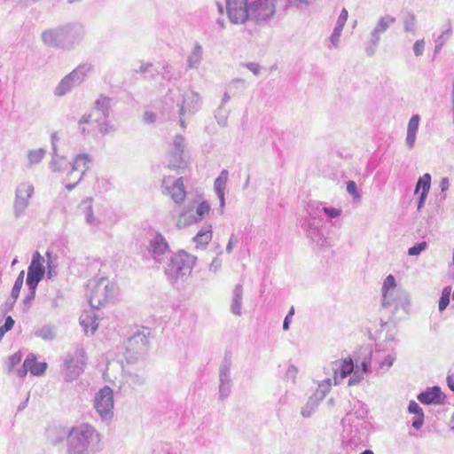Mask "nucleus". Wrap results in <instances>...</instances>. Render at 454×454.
<instances>
[{
  "instance_id": "a18cd8bd",
  "label": "nucleus",
  "mask_w": 454,
  "mask_h": 454,
  "mask_svg": "<svg viewBox=\"0 0 454 454\" xmlns=\"http://www.w3.org/2000/svg\"><path fill=\"white\" fill-rule=\"evenodd\" d=\"M14 325V320L12 317L4 318V323L0 326V340L3 339L4 334L9 332Z\"/></svg>"
},
{
  "instance_id": "a211bd4d",
  "label": "nucleus",
  "mask_w": 454,
  "mask_h": 454,
  "mask_svg": "<svg viewBox=\"0 0 454 454\" xmlns=\"http://www.w3.org/2000/svg\"><path fill=\"white\" fill-rule=\"evenodd\" d=\"M47 369V364L44 362H38L34 354H29L24 360L23 370L20 372V376H25L27 372L32 375H42Z\"/></svg>"
},
{
  "instance_id": "49530a36",
  "label": "nucleus",
  "mask_w": 454,
  "mask_h": 454,
  "mask_svg": "<svg viewBox=\"0 0 454 454\" xmlns=\"http://www.w3.org/2000/svg\"><path fill=\"white\" fill-rule=\"evenodd\" d=\"M425 39L417 40L412 47L413 53L416 57H421L425 51Z\"/></svg>"
},
{
  "instance_id": "412c9836",
  "label": "nucleus",
  "mask_w": 454,
  "mask_h": 454,
  "mask_svg": "<svg viewBox=\"0 0 454 454\" xmlns=\"http://www.w3.org/2000/svg\"><path fill=\"white\" fill-rule=\"evenodd\" d=\"M228 177H229L228 170L223 169L214 182V189H215V194L220 201L221 213H223V210L225 207L224 195H225V188H226V183L228 181Z\"/></svg>"
},
{
  "instance_id": "680f3d73",
  "label": "nucleus",
  "mask_w": 454,
  "mask_h": 454,
  "mask_svg": "<svg viewBox=\"0 0 454 454\" xmlns=\"http://www.w3.org/2000/svg\"><path fill=\"white\" fill-rule=\"evenodd\" d=\"M371 367V358H364L361 363V370L362 373L365 374L369 372V369Z\"/></svg>"
},
{
  "instance_id": "c756f323",
  "label": "nucleus",
  "mask_w": 454,
  "mask_h": 454,
  "mask_svg": "<svg viewBox=\"0 0 454 454\" xmlns=\"http://www.w3.org/2000/svg\"><path fill=\"white\" fill-rule=\"evenodd\" d=\"M79 320L86 334L94 333L98 328L96 314H82Z\"/></svg>"
},
{
  "instance_id": "bf43d9fd",
  "label": "nucleus",
  "mask_w": 454,
  "mask_h": 454,
  "mask_svg": "<svg viewBox=\"0 0 454 454\" xmlns=\"http://www.w3.org/2000/svg\"><path fill=\"white\" fill-rule=\"evenodd\" d=\"M51 154H56V153H58L57 145L59 140L58 134L56 132L51 135Z\"/></svg>"
},
{
  "instance_id": "6ab92c4d",
  "label": "nucleus",
  "mask_w": 454,
  "mask_h": 454,
  "mask_svg": "<svg viewBox=\"0 0 454 454\" xmlns=\"http://www.w3.org/2000/svg\"><path fill=\"white\" fill-rule=\"evenodd\" d=\"M149 332H137L126 341V349L130 352H139L147 348L149 344Z\"/></svg>"
},
{
  "instance_id": "a19ab883",
  "label": "nucleus",
  "mask_w": 454,
  "mask_h": 454,
  "mask_svg": "<svg viewBox=\"0 0 454 454\" xmlns=\"http://www.w3.org/2000/svg\"><path fill=\"white\" fill-rule=\"evenodd\" d=\"M451 289L450 286H446L443 288L442 292V295L439 300V310L442 311L446 309L450 302V296Z\"/></svg>"
},
{
  "instance_id": "09e8293b",
  "label": "nucleus",
  "mask_w": 454,
  "mask_h": 454,
  "mask_svg": "<svg viewBox=\"0 0 454 454\" xmlns=\"http://www.w3.org/2000/svg\"><path fill=\"white\" fill-rule=\"evenodd\" d=\"M23 355L20 351H18L12 356H10L8 359L9 363V369L12 370L14 368L17 364H19L22 360Z\"/></svg>"
},
{
  "instance_id": "f03ea898",
  "label": "nucleus",
  "mask_w": 454,
  "mask_h": 454,
  "mask_svg": "<svg viewBox=\"0 0 454 454\" xmlns=\"http://www.w3.org/2000/svg\"><path fill=\"white\" fill-rule=\"evenodd\" d=\"M119 294L116 283L105 277H95L88 280L86 296L90 307L94 309L105 308L113 302Z\"/></svg>"
},
{
  "instance_id": "69168bd1",
  "label": "nucleus",
  "mask_w": 454,
  "mask_h": 454,
  "mask_svg": "<svg viewBox=\"0 0 454 454\" xmlns=\"http://www.w3.org/2000/svg\"><path fill=\"white\" fill-rule=\"evenodd\" d=\"M144 121L146 122V123H152L155 120V115L154 114L151 113V112H145L144 114Z\"/></svg>"
},
{
  "instance_id": "1a4fd4ad",
  "label": "nucleus",
  "mask_w": 454,
  "mask_h": 454,
  "mask_svg": "<svg viewBox=\"0 0 454 454\" xmlns=\"http://www.w3.org/2000/svg\"><path fill=\"white\" fill-rule=\"evenodd\" d=\"M34 193V186L30 183H21L15 191L12 214L15 219H20L28 208L30 199Z\"/></svg>"
},
{
  "instance_id": "052dcab7",
  "label": "nucleus",
  "mask_w": 454,
  "mask_h": 454,
  "mask_svg": "<svg viewBox=\"0 0 454 454\" xmlns=\"http://www.w3.org/2000/svg\"><path fill=\"white\" fill-rule=\"evenodd\" d=\"M238 243V239L235 237L234 234H232L230 237V239L228 241V244L226 246V252L228 254H231L232 252L233 247Z\"/></svg>"
},
{
  "instance_id": "7c9ffc66",
  "label": "nucleus",
  "mask_w": 454,
  "mask_h": 454,
  "mask_svg": "<svg viewBox=\"0 0 454 454\" xmlns=\"http://www.w3.org/2000/svg\"><path fill=\"white\" fill-rule=\"evenodd\" d=\"M94 67L90 63H82L74 69L71 74L78 84L82 83L85 78L93 72Z\"/></svg>"
},
{
  "instance_id": "9b49d317",
  "label": "nucleus",
  "mask_w": 454,
  "mask_h": 454,
  "mask_svg": "<svg viewBox=\"0 0 454 454\" xmlns=\"http://www.w3.org/2000/svg\"><path fill=\"white\" fill-rule=\"evenodd\" d=\"M92 158L88 153L77 154L71 164V170L68 177H74V182L66 184V188L69 191L73 190L82 179L84 174L90 168Z\"/></svg>"
},
{
  "instance_id": "bb28decb",
  "label": "nucleus",
  "mask_w": 454,
  "mask_h": 454,
  "mask_svg": "<svg viewBox=\"0 0 454 454\" xmlns=\"http://www.w3.org/2000/svg\"><path fill=\"white\" fill-rule=\"evenodd\" d=\"M78 85L73 74L69 73L64 76L54 90V94L58 97H62L69 92L74 87Z\"/></svg>"
},
{
  "instance_id": "7ed1b4c3",
  "label": "nucleus",
  "mask_w": 454,
  "mask_h": 454,
  "mask_svg": "<svg viewBox=\"0 0 454 454\" xmlns=\"http://www.w3.org/2000/svg\"><path fill=\"white\" fill-rule=\"evenodd\" d=\"M197 257L184 250H179L169 257L164 268V273L172 285L184 283L191 275L196 263Z\"/></svg>"
},
{
  "instance_id": "aec40b11",
  "label": "nucleus",
  "mask_w": 454,
  "mask_h": 454,
  "mask_svg": "<svg viewBox=\"0 0 454 454\" xmlns=\"http://www.w3.org/2000/svg\"><path fill=\"white\" fill-rule=\"evenodd\" d=\"M411 306L410 294L403 288H398L394 294L393 300L387 303L385 308L393 307L395 310L408 311Z\"/></svg>"
},
{
  "instance_id": "39448f33",
  "label": "nucleus",
  "mask_w": 454,
  "mask_h": 454,
  "mask_svg": "<svg viewBox=\"0 0 454 454\" xmlns=\"http://www.w3.org/2000/svg\"><path fill=\"white\" fill-rule=\"evenodd\" d=\"M43 262L44 258L40 254L39 252L36 251L33 254L32 261L27 268L26 285L27 286L28 293L23 300L24 310L30 308L31 302L35 297L37 286L44 277L45 267Z\"/></svg>"
},
{
  "instance_id": "6e6d98bb",
  "label": "nucleus",
  "mask_w": 454,
  "mask_h": 454,
  "mask_svg": "<svg viewBox=\"0 0 454 454\" xmlns=\"http://www.w3.org/2000/svg\"><path fill=\"white\" fill-rule=\"evenodd\" d=\"M424 424V414L414 415L412 419V427L415 429H419Z\"/></svg>"
},
{
  "instance_id": "423d86ee",
  "label": "nucleus",
  "mask_w": 454,
  "mask_h": 454,
  "mask_svg": "<svg viewBox=\"0 0 454 454\" xmlns=\"http://www.w3.org/2000/svg\"><path fill=\"white\" fill-rule=\"evenodd\" d=\"M301 226L311 242L319 247H327V239L323 232V219L318 216L317 210H311L301 222Z\"/></svg>"
},
{
  "instance_id": "de8ad7c7",
  "label": "nucleus",
  "mask_w": 454,
  "mask_h": 454,
  "mask_svg": "<svg viewBox=\"0 0 454 454\" xmlns=\"http://www.w3.org/2000/svg\"><path fill=\"white\" fill-rule=\"evenodd\" d=\"M347 192L353 197L355 200H360L361 195L358 192L356 184L354 181L347 182Z\"/></svg>"
},
{
  "instance_id": "774afa93",
  "label": "nucleus",
  "mask_w": 454,
  "mask_h": 454,
  "mask_svg": "<svg viewBox=\"0 0 454 454\" xmlns=\"http://www.w3.org/2000/svg\"><path fill=\"white\" fill-rule=\"evenodd\" d=\"M448 385L454 391V372L448 376Z\"/></svg>"
},
{
  "instance_id": "393cba45",
  "label": "nucleus",
  "mask_w": 454,
  "mask_h": 454,
  "mask_svg": "<svg viewBox=\"0 0 454 454\" xmlns=\"http://www.w3.org/2000/svg\"><path fill=\"white\" fill-rule=\"evenodd\" d=\"M92 202L93 199L88 197L82 200L81 207H83V215L86 223L91 227H98L101 224V221L94 215Z\"/></svg>"
},
{
  "instance_id": "4be33fe9",
  "label": "nucleus",
  "mask_w": 454,
  "mask_h": 454,
  "mask_svg": "<svg viewBox=\"0 0 454 454\" xmlns=\"http://www.w3.org/2000/svg\"><path fill=\"white\" fill-rule=\"evenodd\" d=\"M419 121L420 117L419 114H413L409 120L405 137V146L409 150H412L415 147Z\"/></svg>"
},
{
  "instance_id": "f8f14e48",
  "label": "nucleus",
  "mask_w": 454,
  "mask_h": 454,
  "mask_svg": "<svg viewBox=\"0 0 454 454\" xmlns=\"http://www.w3.org/2000/svg\"><path fill=\"white\" fill-rule=\"evenodd\" d=\"M248 0H226V11L233 24H244L248 20Z\"/></svg>"
},
{
  "instance_id": "f3484780",
  "label": "nucleus",
  "mask_w": 454,
  "mask_h": 454,
  "mask_svg": "<svg viewBox=\"0 0 454 454\" xmlns=\"http://www.w3.org/2000/svg\"><path fill=\"white\" fill-rule=\"evenodd\" d=\"M184 138L181 135H176L172 143V147L169 152L168 166L171 168H181L184 163Z\"/></svg>"
},
{
  "instance_id": "e2e57ef3",
  "label": "nucleus",
  "mask_w": 454,
  "mask_h": 454,
  "mask_svg": "<svg viewBox=\"0 0 454 454\" xmlns=\"http://www.w3.org/2000/svg\"><path fill=\"white\" fill-rule=\"evenodd\" d=\"M450 187V181L448 177H442L440 182V188L442 192H446Z\"/></svg>"
},
{
  "instance_id": "e433bc0d",
  "label": "nucleus",
  "mask_w": 454,
  "mask_h": 454,
  "mask_svg": "<svg viewBox=\"0 0 454 454\" xmlns=\"http://www.w3.org/2000/svg\"><path fill=\"white\" fill-rule=\"evenodd\" d=\"M111 98L101 95L95 102V109L100 111L105 119L109 115Z\"/></svg>"
},
{
  "instance_id": "f257e3e1",
  "label": "nucleus",
  "mask_w": 454,
  "mask_h": 454,
  "mask_svg": "<svg viewBox=\"0 0 454 454\" xmlns=\"http://www.w3.org/2000/svg\"><path fill=\"white\" fill-rule=\"evenodd\" d=\"M84 36L83 25L72 22L43 30L41 40L47 47L71 51L82 42Z\"/></svg>"
},
{
  "instance_id": "c85d7f7f",
  "label": "nucleus",
  "mask_w": 454,
  "mask_h": 454,
  "mask_svg": "<svg viewBox=\"0 0 454 454\" xmlns=\"http://www.w3.org/2000/svg\"><path fill=\"white\" fill-rule=\"evenodd\" d=\"M203 56V48L199 43H195L193 49L187 58V67L189 68H199Z\"/></svg>"
},
{
  "instance_id": "0eeeda50",
  "label": "nucleus",
  "mask_w": 454,
  "mask_h": 454,
  "mask_svg": "<svg viewBox=\"0 0 454 454\" xmlns=\"http://www.w3.org/2000/svg\"><path fill=\"white\" fill-rule=\"evenodd\" d=\"M276 0H253L249 4L248 20L257 24L270 20L276 12Z\"/></svg>"
},
{
  "instance_id": "9d476101",
  "label": "nucleus",
  "mask_w": 454,
  "mask_h": 454,
  "mask_svg": "<svg viewBox=\"0 0 454 454\" xmlns=\"http://www.w3.org/2000/svg\"><path fill=\"white\" fill-rule=\"evenodd\" d=\"M177 105L180 106V125L182 128H185L184 117L192 116L201 108L202 98L198 92L190 90L184 93L182 101Z\"/></svg>"
},
{
  "instance_id": "4d7b16f0",
  "label": "nucleus",
  "mask_w": 454,
  "mask_h": 454,
  "mask_svg": "<svg viewBox=\"0 0 454 454\" xmlns=\"http://www.w3.org/2000/svg\"><path fill=\"white\" fill-rule=\"evenodd\" d=\"M98 130L101 134L106 135L114 130V128L106 121L98 124Z\"/></svg>"
},
{
  "instance_id": "5701e85b",
  "label": "nucleus",
  "mask_w": 454,
  "mask_h": 454,
  "mask_svg": "<svg viewBox=\"0 0 454 454\" xmlns=\"http://www.w3.org/2000/svg\"><path fill=\"white\" fill-rule=\"evenodd\" d=\"M336 368L333 369V380L335 383L345 379L354 371V363L351 358H345L335 363Z\"/></svg>"
},
{
  "instance_id": "338daca9",
  "label": "nucleus",
  "mask_w": 454,
  "mask_h": 454,
  "mask_svg": "<svg viewBox=\"0 0 454 454\" xmlns=\"http://www.w3.org/2000/svg\"><path fill=\"white\" fill-rule=\"evenodd\" d=\"M152 67V64L150 63H141L137 69H135L136 72H141L145 73L146 72L149 67Z\"/></svg>"
},
{
  "instance_id": "f704fd0d",
  "label": "nucleus",
  "mask_w": 454,
  "mask_h": 454,
  "mask_svg": "<svg viewBox=\"0 0 454 454\" xmlns=\"http://www.w3.org/2000/svg\"><path fill=\"white\" fill-rule=\"evenodd\" d=\"M52 159L50 163V168L54 172H63L67 168V161L65 157L59 156L58 153L51 154Z\"/></svg>"
},
{
  "instance_id": "0e129e2a",
  "label": "nucleus",
  "mask_w": 454,
  "mask_h": 454,
  "mask_svg": "<svg viewBox=\"0 0 454 454\" xmlns=\"http://www.w3.org/2000/svg\"><path fill=\"white\" fill-rule=\"evenodd\" d=\"M427 195L428 194L427 193H419V198L417 205V209L419 211L424 207Z\"/></svg>"
},
{
  "instance_id": "20e7f679",
  "label": "nucleus",
  "mask_w": 454,
  "mask_h": 454,
  "mask_svg": "<svg viewBox=\"0 0 454 454\" xmlns=\"http://www.w3.org/2000/svg\"><path fill=\"white\" fill-rule=\"evenodd\" d=\"M99 442L96 430L89 424H82L71 429L67 436L68 454H86Z\"/></svg>"
},
{
  "instance_id": "58836bf2",
  "label": "nucleus",
  "mask_w": 454,
  "mask_h": 454,
  "mask_svg": "<svg viewBox=\"0 0 454 454\" xmlns=\"http://www.w3.org/2000/svg\"><path fill=\"white\" fill-rule=\"evenodd\" d=\"M313 210H317L319 217H320V213L324 212L327 215L329 221L332 218L339 217L341 214V209L335 208V207H317Z\"/></svg>"
},
{
  "instance_id": "4468645a",
  "label": "nucleus",
  "mask_w": 454,
  "mask_h": 454,
  "mask_svg": "<svg viewBox=\"0 0 454 454\" xmlns=\"http://www.w3.org/2000/svg\"><path fill=\"white\" fill-rule=\"evenodd\" d=\"M150 253L157 263H162L171 256L169 245L161 233H155L150 240Z\"/></svg>"
},
{
  "instance_id": "c9c22d12",
  "label": "nucleus",
  "mask_w": 454,
  "mask_h": 454,
  "mask_svg": "<svg viewBox=\"0 0 454 454\" xmlns=\"http://www.w3.org/2000/svg\"><path fill=\"white\" fill-rule=\"evenodd\" d=\"M403 24L404 32L411 34L416 33L417 20L412 12H407L403 16Z\"/></svg>"
},
{
  "instance_id": "473e14b6",
  "label": "nucleus",
  "mask_w": 454,
  "mask_h": 454,
  "mask_svg": "<svg viewBox=\"0 0 454 454\" xmlns=\"http://www.w3.org/2000/svg\"><path fill=\"white\" fill-rule=\"evenodd\" d=\"M46 154V150L43 148L29 150L27 152V168L39 164Z\"/></svg>"
},
{
  "instance_id": "8fccbe9b",
  "label": "nucleus",
  "mask_w": 454,
  "mask_h": 454,
  "mask_svg": "<svg viewBox=\"0 0 454 454\" xmlns=\"http://www.w3.org/2000/svg\"><path fill=\"white\" fill-rule=\"evenodd\" d=\"M46 255L48 257V262H47V275H48V278H52L53 276L56 275V272L54 270V268L56 267V264L54 263V261L51 259V253L50 252H47L46 253Z\"/></svg>"
},
{
  "instance_id": "c03bdc74",
  "label": "nucleus",
  "mask_w": 454,
  "mask_h": 454,
  "mask_svg": "<svg viewBox=\"0 0 454 454\" xmlns=\"http://www.w3.org/2000/svg\"><path fill=\"white\" fill-rule=\"evenodd\" d=\"M427 247V243L426 241H421L416 243L413 247L408 249V254L411 256H415L420 254L423 251H425Z\"/></svg>"
},
{
  "instance_id": "603ef678",
  "label": "nucleus",
  "mask_w": 454,
  "mask_h": 454,
  "mask_svg": "<svg viewBox=\"0 0 454 454\" xmlns=\"http://www.w3.org/2000/svg\"><path fill=\"white\" fill-rule=\"evenodd\" d=\"M408 411L410 413H411L413 415L424 414L422 409L415 401L410 402L409 406H408Z\"/></svg>"
},
{
  "instance_id": "5fc2aeb1",
  "label": "nucleus",
  "mask_w": 454,
  "mask_h": 454,
  "mask_svg": "<svg viewBox=\"0 0 454 454\" xmlns=\"http://www.w3.org/2000/svg\"><path fill=\"white\" fill-rule=\"evenodd\" d=\"M21 287H22L21 285L14 282V285H13V287H12V293H11L12 302H16V301L20 295Z\"/></svg>"
},
{
  "instance_id": "ddd939ff",
  "label": "nucleus",
  "mask_w": 454,
  "mask_h": 454,
  "mask_svg": "<svg viewBox=\"0 0 454 454\" xmlns=\"http://www.w3.org/2000/svg\"><path fill=\"white\" fill-rule=\"evenodd\" d=\"M210 206L207 202H200L193 210L192 208L183 211L177 220L176 225L179 228L193 224L201 221L207 215H208Z\"/></svg>"
},
{
  "instance_id": "13d9d810",
  "label": "nucleus",
  "mask_w": 454,
  "mask_h": 454,
  "mask_svg": "<svg viewBox=\"0 0 454 454\" xmlns=\"http://www.w3.org/2000/svg\"><path fill=\"white\" fill-rule=\"evenodd\" d=\"M244 66L255 75H258L261 72V67L257 63L249 62L244 64Z\"/></svg>"
},
{
  "instance_id": "37998d69",
  "label": "nucleus",
  "mask_w": 454,
  "mask_h": 454,
  "mask_svg": "<svg viewBox=\"0 0 454 454\" xmlns=\"http://www.w3.org/2000/svg\"><path fill=\"white\" fill-rule=\"evenodd\" d=\"M342 30L343 28L335 26L331 36L329 37L330 43L334 49H337L340 46Z\"/></svg>"
},
{
  "instance_id": "79ce46f5",
  "label": "nucleus",
  "mask_w": 454,
  "mask_h": 454,
  "mask_svg": "<svg viewBox=\"0 0 454 454\" xmlns=\"http://www.w3.org/2000/svg\"><path fill=\"white\" fill-rule=\"evenodd\" d=\"M452 36V27L451 24L449 21L446 25V28L442 32V34L436 38L435 43H441L444 45L448 40Z\"/></svg>"
},
{
  "instance_id": "cd10ccee",
  "label": "nucleus",
  "mask_w": 454,
  "mask_h": 454,
  "mask_svg": "<svg viewBox=\"0 0 454 454\" xmlns=\"http://www.w3.org/2000/svg\"><path fill=\"white\" fill-rule=\"evenodd\" d=\"M441 389L438 387H434L427 389L425 392L418 395V400L424 404H430L439 403L441 400Z\"/></svg>"
},
{
  "instance_id": "a878e982",
  "label": "nucleus",
  "mask_w": 454,
  "mask_h": 454,
  "mask_svg": "<svg viewBox=\"0 0 454 454\" xmlns=\"http://www.w3.org/2000/svg\"><path fill=\"white\" fill-rule=\"evenodd\" d=\"M213 237L212 225L209 223L204 224L193 238L196 247L200 249H205L207 245L210 242Z\"/></svg>"
},
{
  "instance_id": "4c0bfd02",
  "label": "nucleus",
  "mask_w": 454,
  "mask_h": 454,
  "mask_svg": "<svg viewBox=\"0 0 454 454\" xmlns=\"http://www.w3.org/2000/svg\"><path fill=\"white\" fill-rule=\"evenodd\" d=\"M247 88V82L246 80L242 78H236L233 79L230 83L228 84V90L230 92H232L233 95L242 92Z\"/></svg>"
},
{
  "instance_id": "dca6fc26",
  "label": "nucleus",
  "mask_w": 454,
  "mask_h": 454,
  "mask_svg": "<svg viewBox=\"0 0 454 454\" xmlns=\"http://www.w3.org/2000/svg\"><path fill=\"white\" fill-rule=\"evenodd\" d=\"M163 192H167L176 203H181L185 198V189L183 177L173 179L172 177H165L163 179Z\"/></svg>"
},
{
  "instance_id": "2f4dec72",
  "label": "nucleus",
  "mask_w": 454,
  "mask_h": 454,
  "mask_svg": "<svg viewBox=\"0 0 454 454\" xmlns=\"http://www.w3.org/2000/svg\"><path fill=\"white\" fill-rule=\"evenodd\" d=\"M243 296V286L240 284L235 286L232 292V301L231 304V312H240Z\"/></svg>"
},
{
  "instance_id": "ea45409f",
  "label": "nucleus",
  "mask_w": 454,
  "mask_h": 454,
  "mask_svg": "<svg viewBox=\"0 0 454 454\" xmlns=\"http://www.w3.org/2000/svg\"><path fill=\"white\" fill-rule=\"evenodd\" d=\"M228 116L229 113L222 106H219L215 114V118L216 120V122L221 127H226L228 124Z\"/></svg>"
},
{
  "instance_id": "864d4df0",
  "label": "nucleus",
  "mask_w": 454,
  "mask_h": 454,
  "mask_svg": "<svg viewBox=\"0 0 454 454\" xmlns=\"http://www.w3.org/2000/svg\"><path fill=\"white\" fill-rule=\"evenodd\" d=\"M222 266V261L219 257H215L209 265V271L216 273L220 270Z\"/></svg>"
},
{
  "instance_id": "b1692460",
  "label": "nucleus",
  "mask_w": 454,
  "mask_h": 454,
  "mask_svg": "<svg viewBox=\"0 0 454 454\" xmlns=\"http://www.w3.org/2000/svg\"><path fill=\"white\" fill-rule=\"evenodd\" d=\"M396 282L395 278L393 275H388L383 281L382 287H381V293H382V304L384 307L387 306V303L389 302V301L393 300L394 294H395L396 290Z\"/></svg>"
},
{
  "instance_id": "6e6552de",
  "label": "nucleus",
  "mask_w": 454,
  "mask_h": 454,
  "mask_svg": "<svg viewBox=\"0 0 454 454\" xmlns=\"http://www.w3.org/2000/svg\"><path fill=\"white\" fill-rule=\"evenodd\" d=\"M395 22V18L391 15L380 17L376 25L370 32L364 51L368 57H372L380 44L381 35Z\"/></svg>"
},
{
  "instance_id": "3c124183",
  "label": "nucleus",
  "mask_w": 454,
  "mask_h": 454,
  "mask_svg": "<svg viewBox=\"0 0 454 454\" xmlns=\"http://www.w3.org/2000/svg\"><path fill=\"white\" fill-rule=\"evenodd\" d=\"M348 17V11L343 8L338 17L335 26L343 28Z\"/></svg>"
},
{
  "instance_id": "2eb2a0df",
  "label": "nucleus",
  "mask_w": 454,
  "mask_h": 454,
  "mask_svg": "<svg viewBox=\"0 0 454 454\" xmlns=\"http://www.w3.org/2000/svg\"><path fill=\"white\" fill-rule=\"evenodd\" d=\"M95 408L101 417L112 413L114 409V394L109 387L106 386L98 392L95 397Z\"/></svg>"
},
{
  "instance_id": "72a5a7b5",
  "label": "nucleus",
  "mask_w": 454,
  "mask_h": 454,
  "mask_svg": "<svg viewBox=\"0 0 454 454\" xmlns=\"http://www.w3.org/2000/svg\"><path fill=\"white\" fill-rule=\"evenodd\" d=\"M431 187V176L428 173L420 176L416 184L415 193H427L428 194Z\"/></svg>"
}]
</instances>
